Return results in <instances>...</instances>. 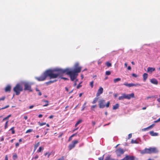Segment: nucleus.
Returning a JSON list of instances; mask_svg holds the SVG:
<instances>
[{
  "label": "nucleus",
  "instance_id": "1",
  "mask_svg": "<svg viewBox=\"0 0 160 160\" xmlns=\"http://www.w3.org/2000/svg\"><path fill=\"white\" fill-rule=\"evenodd\" d=\"M78 63H76L75 65V68L73 70L70 71L68 68L65 69H58L59 76H61L63 73H66V74L69 75L70 78V79L72 81H73L77 77L78 74L77 73L81 72V67H79Z\"/></svg>",
  "mask_w": 160,
  "mask_h": 160
},
{
  "label": "nucleus",
  "instance_id": "2",
  "mask_svg": "<svg viewBox=\"0 0 160 160\" xmlns=\"http://www.w3.org/2000/svg\"><path fill=\"white\" fill-rule=\"evenodd\" d=\"M59 76L58 69H49L46 70L40 77H36L35 78L38 81L45 80L47 77H49L50 79L55 78Z\"/></svg>",
  "mask_w": 160,
  "mask_h": 160
},
{
  "label": "nucleus",
  "instance_id": "3",
  "mask_svg": "<svg viewBox=\"0 0 160 160\" xmlns=\"http://www.w3.org/2000/svg\"><path fill=\"white\" fill-rule=\"evenodd\" d=\"M158 148L155 147L145 148L144 149L141 151V153L142 154L156 153H158Z\"/></svg>",
  "mask_w": 160,
  "mask_h": 160
},
{
  "label": "nucleus",
  "instance_id": "4",
  "mask_svg": "<svg viewBox=\"0 0 160 160\" xmlns=\"http://www.w3.org/2000/svg\"><path fill=\"white\" fill-rule=\"evenodd\" d=\"M13 90L15 92L16 95H18L20 94V92L22 91L23 87L20 84L18 83L13 88Z\"/></svg>",
  "mask_w": 160,
  "mask_h": 160
},
{
  "label": "nucleus",
  "instance_id": "5",
  "mask_svg": "<svg viewBox=\"0 0 160 160\" xmlns=\"http://www.w3.org/2000/svg\"><path fill=\"white\" fill-rule=\"evenodd\" d=\"M24 90L25 91L28 90L30 92L32 91V90L31 89V87L30 84L28 82H25L24 84Z\"/></svg>",
  "mask_w": 160,
  "mask_h": 160
},
{
  "label": "nucleus",
  "instance_id": "6",
  "mask_svg": "<svg viewBox=\"0 0 160 160\" xmlns=\"http://www.w3.org/2000/svg\"><path fill=\"white\" fill-rule=\"evenodd\" d=\"M124 152L125 151L120 148H118L115 151V152L118 157L120 156L121 155L124 153Z\"/></svg>",
  "mask_w": 160,
  "mask_h": 160
},
{
  "label": "nucleus",
  "instance_id": "7",
  "mask_svg": "<svg viewBox=\"0 0 160 160\" xmlns=\"http://www.w3.org/2000/svg\"><path fill=\"white\" fill-rule=\"evenodd\" d=\"M78 140H75L73 141L72 143L69 145L68 148L69 150H71L72 148L75 147L76 144L78 143Z\"/></svg>",
  "mask_w": 160,
  "mask_h": 160
},
{
  "label": "nucleus",
  "instance_id": "8",
  "mask_svg": "<svg viewBox=\"0 0 160 160\" xmlns=\"http://www.w3.org/2000/svg\"><path fill=\"white\" fill-rule=\"evenodd\" d=\"M123 85L128 87H130L133 86H141L140 84L137 83L134 84L132 83H128L127 82H125L124 83Z\"/></svg>",
  "mask_w": 160,
  "mask_h": 160
},
{
  "label": "nucleus",
  "instance_id": "9",
  "mask_svg": "<svg viewBox=\"0 0 160 160\" xmlns=\"http://www.w3.org/2000/svg\"><path fill=\"white\" fill-rule=\"evenodd\" d=\"M105 101L104 100H101L99 102V106L100 108H103L105 107Z\"/></svg>",
  "mask_w": 160,
  "mask_h": 160
},
{
  "label": "nucleus",
  "instance_id": "10",
  "mask_svg": "<svg viewBox=\"0 0 160 160\" xmlns=\"http://www.w3.org/2000/svg\"><path fill=\"white\" fill-rule=\"evenodd\" d=\"M125 99H130L131 98H134V93H132L130 94H124Z\"/></svg>",
  "mask_w": 160,
  "mask_h": 160
},
{
  "label": "nucleus",
  "instance_id": "11",
  "mask_svg": "<svg viewBox=\"0 0 160 160\" xmlns=\"http://www.w3.org/2000/svg\"><path fill=\"white\" fill-rule=\"evenodd\" d=\"M103 88L102 87H100L99 89L98 90L96 94L97 97H98L101 94H102L103 92Z\"/></svg>",
  "mask_w": 160,
  "mask_h": 160
},
{
  "label": "nucleus",
  "instance_id": "12",
  "mask_svg": "<svg viewBox=\"0 0 160 160\" xmlns=\"http://www.w3.org/2000/svg\"><path fill=\"white\" fill-rule=\"evenodd\" d=\"M155 69L154 68L149 67L147 68V72L152 73V72L155 71Z\"/></svg>",
  "mask_w": 160,
  "mask_h": 160
},
{
  "label": "nucleus",
  "instance_id": "13",
  "mask_svg": "<svg viewBox=\"0 0 160 160\" xmlns=\"http://www.w3.org/2000/svg\"><path fill=\"white\" fill-rule=\"evenodd\" d=\"M151 82L154 84L157 85L158 84V81L155 78H152L150 80Z\"/></svg>",
  "mask_w": 160,
  "mask_h": 160
},
{
  "label": "nucleus",
  "instance_id": "14",
  "mask_svg": "<svg viewBox=\"0 0 160 160\" xmlns=\"http://www.w3.org/2000/svg\"><path fill=\"white\" fill-rule=\"evenodd\" d=\"M11 90V87L10 85H8L5 88V92H10Z\"/></svg>",
  "mask_w": 160,
  "mask_h": 160
},
{
  "label": "nucleus",
  "instance_id": "15",
  "mask_svg": "<svg viewBox=\"0 0 160 160\" xmlns=\"http://www.w3.org/2000/svg\"><path fill=\"white\" fill-rule=\"evenodd\" d=\"M150 134L153 136H156L158 135V133L157 132H154L153 131H151L149 132Z\"/></svg>",
  "mask_w": 160,
  "mask_h": 160
},
{
  "label": "nucleus",
  "instance_id": "16",
  "mask_svg": "<svg viewBox=\"0 0 160 160\" xmlns=\"http://www.w3.org/2000/svg\"><path fill=\"white\" fill-rule=\"evenodd\" d=\"M57 81V80L55 79L53 80H50L48 82H46V84L47 85H48L52 83H54L56 82Z\"/></svg>",
  "mask_w": 160,
  "mask_h": 160
},
{
  "label": "nucleus",
  "instance_id": "17",
  "mask_svg": "<svg viewBox=\"0 0 160 160\" xmlns=\"http://www.w3.org/2000/svg\"><path fill=\"white\" fill-rule=\"evenodd\" d=\"M148 77V74L147 73H144L143 75V81L145 82L146 81Z\"/></svg>",
  "mask_w": 160,
  "mask_h": 160
},
{
  "label": "nucleus",
  "instance_id": "18",
  "mask_svg": "<svg viewBox=\"0 0 160 160\" xmlns=\"http://www.w3.org/2000/svg\"><path fill=\"white\" fill-rule=\"evenodd\" d=\"M119 106V105L118 104H116L114 105L113 107V109L116 110L118 108Z\"/></svg>",
  "mask_w": 160,
  "mask_h": 160
},
{
  "label": "nucleus",
  "instance_id": "19",
  "mask_svg": "<svg viewBox=\"0 0 160 160\" xmlns=\"http://www.w3.org/2000/svg\"><path fill=\"white\" fill-rule=\"evenodd\" d=\"M105 160H115L111 158V156L108 155L105 158Z\"/></svg>",
  "mask_w": 160,
  "mask_h": 160
},
{
  "label": "nucleus",
  "instance_id": "20",
  "mask_svg": "<svg viewBox=\"0 0 160 160\" xmlns=\"http://www.w3.org/2000/svg\"><path fill=\"white\" fill-rule=\"evenodd\" d=\"M124 98H125L124 94H122V96H119L118 97V99L119 100H123Z\"/></svg>",
  "mask_w": 160,
  "mask_h": 160
},
{
  "label": "nucleus",
  "instance_id": "21",
  "mask_svg": "<svg viewBox=\"0 0 160 160\" xmlns=\"http://www.w3.org/2000/svg\"><path fill=\"white\" fill-rule=\"evenodd\" d=\"M98 99V97H96L95 98H94V99L92 101V104L95 103L97 102Z\"/></svg>",
  "mask_w": 160,
  "mask_h": 160
},
{
  "label": "nucleus",
  "instance_id": "22",
  "mask_svg": "<svg viewBox=\"0 0 160 160\" xmlns=\"http://www.w3.org/2000/svg\"><path fill=\"white\" fill-rule=\"evenodd\" d=\"M51 153L49 152H46L45 153L44 155L45 156H47L48 158H49L50 155H51Z\"/></svg>",
  "mask_w": 160,
  "mask_h": 160
},
{
  "label": "nucleus",
  "instance_id": "23",
  "mask_svg": "<svg viewBox=\"0 0 160 160\" xmlns=\"http://www.w3.org/2000/svg\"><path fill=\"white\" fill-rule=\"evenodd\" d=\"M121 80V78H117L115 79H114L113 80L114 82V83H116L118 81H120Z\"/></svg>",
  "mask_w": 160,
  "mask_h": 160
},
{
  "label": "nucleus",
  "instance_id": "24",
  "mask_svg": "<svg viewBox=\"0 0 160 160\" xmlns=\"http://www.w3.org/2000/svg\"><path fill=\"white\" fill-rule=\"evenodd\" d=\"M43 101L46 102L45 104L43 105V107L47 106L48 105V101L46 100H43Z\"/></svg>",
  "mask_w": 160,
  "mask_h": 160
},
{
  "label": "nucleus",
  "instance_id": "25",
  "mask_svg": "<svg viewBox=\"0 0 160 160\" xmlns=\"http://www.w3.org/2000/svg\"><path fill=\"white\" fill-rule=\"evenodd\" d=\"M106 65L108 67H111L112 66V64L109 62H106Z\"/></svg>",
  "mask_w": 160,
  "mask_h": 160
},
{
  "label": "nucleus",
  "instance_id": "26",
  "mask_svg": "<svg viewBox=\"0 0 160 160\" xmlns=\"http://www.w3.org/2000/svg\"><path fill=\"white\" fill-rule=\"evenodd\" d=\"M82 122V120H79L75 124V127H76L80 123Z\"/></svg>",
  "mask_w": 160,
  "mask_h": 160
},
{
  "label": "nucleus",
  "instance_id": "27",
  "mask_svg": "<svg viewBox=\"0 0 160 160\" xmlns=\"http://www.w3.org/2000/svg\"><path fill=\"white\" fill-rule=\"evenodd\" d=\"M87 104V102H85L84 103V104H83V105L82 106V109H81V110L82 111H83L84 110V109H85V108H86V105Z\"/></svg>",
  "mask_w": 160,
  "mask_h": 160
},
{
  "label": "nucleus",
  "instance_id": "28",
  "mask_svg": "<svg viewBox=\"0 0 160 160\" xmlns=\"http://www.w3.org/2000/svg\"><path fill=\"white\" fill-rule=\"evenodd\" d=\"M43 149L44 148H42V147H40L37 150V152H40L42 151V150H43Z\"/></svg>",
  "mask_w": 160,
  "mask_h": 160
},
{
  "label": "nucleus",
  "instance_id": "29",
  "mask_svg": "<svg viewBox=\"0 0 160 160\" xmlns=\"http://www.w3.org/2000/svg\"><path fill=\"white\" fill-rule=\"evenodd\" d=\"M10 130L12 131V134H14L15 133V132L14 130V127H13L12 128H11Z\"/></svg>",
  "mask_w": 160,
  "mask_h": 160
},
{
  "label": "nucleus",
  "instance_id": "30",
  "mask_svg": "<svg viewBox=\"0 0 160 160\" xmlns=\"http://www.w3.org/2000/svg\"><path fill=\"white\" fill-rule=\"evenodd\" d=\"M36 91H37V92H38V94L39 95V96L41 95L42 93L39 89H38L37 88H36Z\"/></svg>",
  "mask_w": 160,
  "mask_h": 160
},
{
  "label": "nucleus",
  "instance_id": "31",
  "mask_svg": "<svg viewBox=\"0 0 160 160\" xmlns=\"http://www.w3.org/2000/svg\"><path fill=\"white\" fill-rule=\"evenodd\" d=\"M12 158H13L14 159V160H15L17 158H18V157H17V155L16 154H15L12 156Z\"/></svg>",
  "mask_w": 160,
  "mask_h": 160
},
{
  "label": "nucleus",
  "instance_id": "32",
  "mask_svg": "<svg viewBox=\"0 0 160 160\" xmlns=\"http://www.w3.org/2000/svg\"><path fill=\"white\" fill-rule=\"evenodd\" d=\"M155 124H153L151 125H150L149 127H148V129H150L152 128L154 126Z\"/></svg>",
  "mask_w": 160,
  "mask_h": 160
},
{
  "label": "nucleus",
  "instance_id": "33",
  "mask_svg": "<svg viewBox=\"0 0 160 160\" xmlns=\"http://www.w3.org/2000/svg\"><path fill=\"white\" fill-rule=\"evenodd\" d=\"M8 121H6V122L5 123V129H6L8 128Z\"/></svg>",
  "mask_w": 160,
  "mask_h": 160
},
{
  "label": "nucleus",
  "instance_id": "34",
  "mask_svg": "<svg viewBox=\"0 0 160 160\" xmlns=\"http://www.w3.org/2000/svg\"><path fill=\"white\" fill-rule=\"evenodd\" d=\"M32 131H33V129H30L26 131V133H28L30 132H32Z\"/></svg>",
  "mask_w": 160,
  "mask_h": 160
},
{
  "label": "nucleus",
  "instance_id": "35",
  "mask_svg": "<svg viewBox=\"0 0 160 160\" xmlns=\"http://www.w3.org/2000/svg\"><path fill=\"white\" fill-rule=\"evenodd\" d=\"M38 124L40 125V126H42L43 125H45L46 124V122H43V123H40V122H38Z\"/></svg>",
  "mask_w": 160,
  "mask_h": 160
},
{
  "label": "nucleus",
  "instance_id": "36",
  "mask_svg": "<svg viewBox=\"0 0 160 160\" xmlns=\"http://www.w3.org/2000/svg\"><path fill=\"white\" fill-rule=\"evenodd\" d=\"M93 83H94L93 81H92L90 83V85L91 86V88H92L93 87Z\"/></svg>",
  "mask_w": 160,
  "mask_h": 160
},
{
  "label": "nucleus",
  "instance_id": "37",
  "mask_svg": "<svg viewBox=\"0 0 160 160\" xmlns=\"http://www.w3.org/2000/svg\"><path fill=\"white\" fill-rule=\"evenodd\" d=\"M111 74V72L110 71H107L105 72V74L107 75H109Z\"/></svg>",
  "mask_w": 160,
  "mask_h": 160
},
{
  "label": "nucleus",
  "instance_id": "38",
  "mask_svg": "<svg viewBox=\"0 0 160 160\" xmlns=\"http://www.w3.org/2000/svg\"><path fill=\"white\" fill-rule=\"evenodd\" d=\"M9 107V105H8L6 106H5V107H4L3 108H0V110L7 108H8Z\"/></svg>",
  "mask_w": 160,
  "mask_h": 160
},
{
  "label": "nucleus",
  "instance_id": "39",
  "mask_svg": "<svg viewBox=\"0 0 160 160\" xmlns=\"http://www.w3.org/2000/svg\"><path fill=\"white\" fill-rule=\"evenodd\" d=\"M62 75L61 76H59L60 77H61V79H63L64 80H69V79L68 78H67L61 77Z\"/></svg>",
  "mask_w": 160,
  "mask_h": 160
},
{
  "label": "nucleus",
  "instance_id": "40",
  "mask_svg": "<svg viewBox=\"0 0 160 160\" xmlns=\"http://www.w3.org/2000/svg\"><path fill=\"white\" fill-rule=\"evenodd\" d=\"M110 105V102H108L107 104L105 105V106H106L107 108H108L109 107Z\"/></svg>",
  "mask_w": 160,
  "mask_h": 160
},
{
  "label": "nucleus",
  "instance_id": "41",
  "mask_svg": "<svg viewBox=\"0 0 160 160\" xmlns=\"http://www.w3.org/2000/svg\"><path fill=\"white\" fill-rule=\"evenodd\" d=\"M104 155H103L102 157H99L98 158V160H103V158H104Z\"/></svg>",
  "mask_w": 160,
  "mask_h": 160
},
{
  "label": "nucleus",
  "instance_id": "42",
  "mask_svg": "<svg viewBox=\"0 0 160 160\" xmlns=\"http://www.w3.org/2000/svg\"><path fill=\"white\" fill-rule=\"evenodd\" d=\"M40 142H38L37 144H36L35 146L34 147L37 148V147H38V146L39 145Z\"/></svg>",
  "mask_w": 160,
  "mask_h": 160
},
{
  "label": "nucleus",
  "instance_id": "43",
  "mask_svg": "<svg viewBox=\"0 0 160 160\" xmlns=\"http://www.w3.org/2000/svg\"><path fill=\"white\" fill-rule=\"evenodd\" d=\"M38 158V155H35V157L33 158L32 159H37Z\"/></svg>",
  "mask_w": 160,
  "mask_h": 160
},
{
  "label": "nucleus",
  "instance_id": "44",
  "mask_svg": "<svg viewBox=\"0 0 160 160\" xmlns=\"http://www.w3.org/2000/svg\"><path fill=\"white\" fill-rule=\"evenodd\" d=\"M81 83H80L77 87V89H79L80 87H82V85H80Z\"/></svg>",
  "mask_w": 160,
  "mask_h": 160
},
{
  "label": "nucleus",
  "instance_id": "45",
  "mask_svg": "<svg viewBox=\"0 0 160 160\" xmlns=\"http://www.w3.org/2000/svg\"><path fill=\"white\" fill-rule=\"evenodd\" d=\"M132 75L133 77H135V78H136L138 76L136 74H135V73H132Z\"/></svg>",
  "mask_w": 160,
  "mask_h": 160
},
{
  "label": "nucleus",
  "instance_id": "46",
  "mask_svg": "<svg viewBox=\"0 0 160 160\" xmlns=\"http://www.w3.org/2000/svg\"><path fill=\"white\" fill-rule=\"evenodd\" d=\"M132 134L130 133V134H129V135H128V139H130V138H131L132 137Z\"/></svg>",
  "mask_w": 160,
  "mask_h": 160
},
{
  "label": "nucleus",
  "instance_id": "47",
  "mask_svg": "<svg viewBox=\"0 0 160 160\" xmlns=\"http://www.w3.org/2000/svg\"><path fill=\"white\" fill-rule=\"evenodd\" d=\"M136 140H134L132 139L131 140V143H136Z\"/></svg>",
  "mask_w": 160,
  "mask_h": 160
},
{
  "label": "nucleus",
  "instance_id": "48",
  "mask_svg": "<svg viewBox=\"0 0 160 160\" xmlns=\"http://www.w3.org/2000/svg\"><path fill=\"white\" fill-rule=\"evenodd\" d=\"M149 129L148 128V127L146 128H143V129H142V131H145L146 130H148Z\"/></svg>",
  "mask_w": 160,
  "mask_h": 160
},
{
  "label": "nucleus",
  "instance_id": "49",
  "mask_svg": "<svg viewBox=\"0 0 160 160\" xmlns=\"http://www.w3.org/2000/svg\"><path fill=\"white\" fill-rule=\"evenodd\" d=\"M57 160H64V159L63 157L62 156L61 158L58 159Z\"/></svg>",
  "mask_w": 160,
  "mask_h": 160
},
{
  "label": "nucleus",
  "instance_id": "50",
  "mask_svg": "<svg viewBox=\"0 0 160 160\" xmlns=\"http://www.w3.org/2000/svg\"><path fill=\"white\" fill-rule=\"evenodd\" d=\"M160 122V118H159L158 120L154 121V122L155 123L158 122Z\"/></svg>",
  "mask_w": 160,
  "mask_h": 160
},
{
  "label": "nucleus",
  "instance_id": "51",
  "mask_svg": "<svg viewBox=\"0 0 160 160\" xmlns=\"http://www.w3.org/2000/svg\"><path fill=\"white\" fill-rule=\"evenodd\" d=\"M154 97H153V96H148V97H147V99H149V98H153Z\"/></svg>",
  "mask_w": 160,
  "mask_h": 160
},
{
  "label": "nucleus",
  "instance_id": "52",
  "mask_svg": "<svg viewBox=\"0 0 160 160\" xmlns=\"http://www.w3.org/2000/svg\"><path fill=\"white\" fill-rule=\"evenodd\" d=\"M96 107V105H92L91 106V109H92L93 108H95Z\"/></svg>",
  "mask_w": 160,
  "mask_h": 160
},
{
  "label": "nucleus",
  "instance_id": "53",
  "mask_svg": "<svg viewBox=\"0 0 160 160\" xmlns=\"http://www.w3.org/2000/svg\"><path fill=\"white\" fill-rule=\"evenodd\" d=\"M72 137L71 136L69 137L68 140V141H71L72 140Z\"/></svg>",
  "mask_w": 160,
  "mask_h": 160
},
{
  "label": "nucleus",
  "instance_id": "54",
  "mask_svg": "<svg viewBox=\"0 0 160 160\" xmlns=\"http://www.w3.org/2000/svg\"><path fill=\"white\" fill-rule=\"evenodd\" d=\"M5 98L4 97H2L1 98H0V101L1 100H4Z\"/></svg>",
  "mask_w": 160,
  "mask_h": 160
},
{
  "label": "nucleus",
  "instance_id": "55",
  "mask_svg": "<svg viewBox=\"0 0 160 160\" xmlns=\"http://www.w3.org/2000/svg\"><path fill=\"white\" fill-rule=\"evenodd\" d=\"M5 160H8V156L7 155L5 156Z\"/></svg>",
  "mask_w": 160,
  "mask_h": 160
},
{
  "label": "nucleus",
  "instance_id": "56",
  "mask_svg": "<svg viewBox=\"0 0 160 160\" xmlns=\"http://www.w3.org/2000/svg\"><path fill=\"white\" fill-rule=\"evenodd\" d=\"M19 143L18 142L16 143L15 144L16 147H18L19 146Z\"/></svg>",
  "mask_w": 160,
  "mask_h": 160
},
{
  "label": "nucleus",
  "instance_id": "57",
  "mask_svg": "<svg viewBox=\"0 0 160 160\" xmlns=\"http://www.w3.org/2000/svg\"><path fill=\"white\" fill-rule=\"evenodd\" d=\"M78 129V128H77L75 129H74V130H73L72 131V132H74L76 130H77Z\"/></svg>",
  "mask_w": 160,
  "mask_h": 160
},
{
  "label": "nucleus",
  "instance_id": "58",
  "mask_svg": "<svg viewBox=\"0 0 160 160\" xmlns=\"http://www.w3.org/2000/svg\"><path fill=\"white\" fill-rule=\"evenodd\" d=\"M34 107V106L32 105L31 106H30L29 107V109H32Z\"/></svg>",
  "mask_w": 160,
  "mask_h": 160
},
{
  "label": "nucleus",
  "instance_id": "59",
  "mask_svg": "<svg viewBox=\"0 0 160 160\" xmlns=\"http://www.w3.org/2000/svg\"><path fill=\"white\" fill-rule=\"evenodd\" d=\"M131 67L130 66H128V70H131Z\"/></svg>",
  "mask_w": 160,
  "mask_h": 160
},
{
  "label": "nucleus",
  "instance_id": "60",
  "mask_svg": "<svg viewBox=\"0 0 160 160\" xmlns=\"http://www.w3.org/2000/svg\"><path fill=\"white\" fill-rule=\"evenodd\" d=\"M8 119L6 117H5V118H4L2 120V121H5V120H7Z\"/></svg>",
  "mask_w": 160,
  "mask_h": 160
},
{
  "label": "nucleus",
  "instance_id": "61",
  "mask_svg": "<svg viewBox=\"0 0 160 160\" xmlns=\"http://www.w3.org/2000/svg\"><path fill=\"white\" fill-rule=\"evenodd\" d=\"M42 114H40L38 115V117L39 118H41L42 117Z\"/></svg>",
  "mask_w": 160,
  "mask_h": 160
},
{
  "label": "nucleus",
  "instance_id": "62",
  "mask_svg": "<svg viewBox=\"0 0 160 160\" xmlns=\"http://www.w3.org/2000/svg\"><path fill=\"white\" fill-rule=\"evenodd\" d=\"M53 116L52 115H51L49 117V118L50 119H51V118H53Z\"/></svg>",
  "mask_w": 160,
  "mask_h": 160
},
{
  "label": "nucleus",
  "instance_id": "63",
  "mask_svg": "<svg viewBox=\"0 0 160 160\" xmlns=\"http://www.w3.org/2000/svg\"><path fill=\"white\" fill-rule=\"evenodd\" d=\"M76 134H77V133H75L73 134L72 135H71V136L73 137L74 136H76Z\"/></svg>",
  "mask_w": 160,
  "mask_h": 160
},
{
  "label": "nucleus",
  "instance_id": "64",
  "mask_svg": "<svg viewBox=\"0 0 160 160\" xmlns=\"http://www.w3.org/2000/svg\"><path fill=\"white\" fill-rule=\"evenodd\" d=\"M24 119H25L26 120H27L28 119V117L27 116H25L24 117Z\"/></svg>",
  "mask_w": 160,
  "mask_h": 160
}]
</instances>
